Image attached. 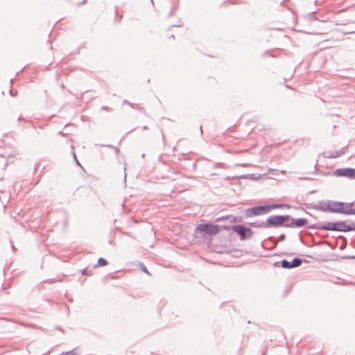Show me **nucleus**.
Wrapping results in <instances>:
<instances>
[{
	"mask_svg": "<svg viewBox=\"0 0 355 355\" xmlns=\"http://www.w3.org/2000/svg\"><path fill=\"white\" fill-rule=\"evenodd\" d=\"M338 202L334 200H320L318 204L305 203L306 209H315L322 212H330L338 214Z\"/></svg>",
	"mask_w": 355,
	"mask_h": 355,
	"instance_id": "obj_1",
	"label": "nucleus"
},
{
	"mask_svg": "<svg viewBox=\"0 0 355 355\" xmlns=\"http://www.w3.org/2000/svg\"><path fill=\"white\" fill-rule=\"evenodd\" d=\"M289 215H272L267 218L266 228L288 227Z\"/></svg>",
	"mask_w": 355,
	"mask_h": 355,
	"instance_id": "obj_2",
	"label": "nucleus"
},
{
	"mask_svg": "<svg viewBox=\"0 0 355 355\" xmlns=\"http://www.w3.org/2000/svg\"><path fill=\"white\" fill-rule=\"evenodd\" d=\"M322 230L347 232L355 230V223L346 225L345 221L327 222L322 225Z\"/></svg>",
	"mask_w": 355,
	"mask_h": 355,
	"instance_id": "obj_3",
	"label": "nucleus"
},
{
	"mask_svg": "<svg viewBox=\"0 0 355 355\" xmlns=\"http://www.w3.org/2000/svg\"><path fill=\"white\" fill-rule=\"evenodd\" d=\"M232 230L234 232L236 233L239 236L241 241L250 239L253 235L252 230L246 227L243 225H235L232 226Z\"/></svg>",
	"mask_w": 355,
	"mask_h": 355,
	"instance_id": "obj_4",
	"label": "nucleus"
},
{
	"mask_svg": "<svg viewBox=\"0 0 355 355\" xmlns=\"http://www.w3.org/2000/svg\"><path fill=\"white\" fill-rule=\"evenodd\" d=\"M220 228L218 225H214L211 223H202L199 224L196 227V231L199 232H205L208 235H215L217 234Z\"/></svg>",
	"mask_w": 355,
	"mask_h": 355,
	"instance_id": "obj_5",
	"label": "nucleus"
},
{
	"mask_svg": "<svg viewBox=\"0 0 355 355\" xmlns=\"http://www.w3.org/2000/svg\"><path fill=\"white\" fill-rule=\"evenodd\" d=\"M338 214L345 215H355V203L338 202Z\"/></svg>",
	"mask_w": 355,
	"mask_h": 355,
	"instance_id": "obj_6",
	"label": "nucleus"
},
{
	"mask_svg": "<svg viewBox=\"0 0 355 355\" xmlns=\"http://www.w3.org/2000/svg\"><path fill=\"white\" fill-rule=\"evenodd\" d=\"M266 214H268V211L266 205L254 206L245 210V216L247 218Z\"/></svg>",
	"mask_w": 355,
	"mask_h": 355,
	"instance_id": "obj_7",
	"label": "nucleus"
},
{
	"mask_svg": "<svg viewBox=\"0 0 355 355\" xmlns=\"http://www.w3.org/2000/svg\"><path fill=\"white\" fill-rule=\"evenodd\" d=\"M334 175L338 177H346L349 178H355V168H338L334 171Z\"/></svg>",
	"mask_w": 355,
	"mask_h": 355,
	"instance_id": "obj_8",
	"label": "nucleus"
},
{
	"mask_svg": "<svg viewBox=\"0 0 355 355\" xmlns=\"http://www.w3.org/2000/svg\"><path fill=\"white\" fill-rule=\"evenodd\" d=\"M302 260L300 258L295 257L291 261L286 259L281 261L280 264L283 268L291 269L301 266Z\"/></svg>",
	"mask_w": 355,
	"mask_h": 355,
	"instance_id": "obj_9",
	"label": "nucleus"
},
{
	"mask_svg": "<svg viewBox=\"0 0 355 355\" xmlns=\"http://www.w3.org/2000/svg\"><path fill=\"white\" fill-rule=\"evenodd\" d=\"M308 222V220L304 218H300L297 219H295L290 216L288 227L294 228V227H302L304 226Z\"/></svg>",
	"mask_w": 355,
	"mask_h": 355,
	"instance_id": "obj_10",
	"label": "nucleus"
},
{
	"mask_svg": "<svg viewBox=\"0 0 355 355\" xmlns=\"http://www.w3.org/2000/svg\"><path fill=\"white\" fill-rule=\"evenodd\" d=\"M228 220L230 223H236V222H241V217H236L233 215H227L225 216H221L216 219V221H220V220Z\"/></svg>",
	"mask_w": 355,
	"mask_h": 355,
	"instance_id": "obj_11",
	"label": "nucleus"
},
{
	"mask_svg": "<svg viewBox=\"0 0 355 355\" xmlns=\"http://www.w3.org/2000/svg\"><path fill=\"white\" fill-rule=\"evenodd\" d=\"M268 213L271 210L274 209H278V208H282V207H287L289 208L290 206L286 204H270V205H266Z\"/></svg>",
	"mask_w": 355,
	"mask_h": 355,
	"instance_id": "obj_12",
	"label": "nucleus"
},
{
	"mask_svg": "<svg viewBox=\"0 0 355 355\" xmlns=\"http://www.w3.org/2000/svg\"><path fill=\"white\" fill-rule=\"evenodd\" d=\"M345 153V148H340L338 151H335L334 154H331V155H325L326 158L328 159H332V158H336L342 155H344Z\"/></svg>",
	"mask_w": 355,
	"mask_h": 355,
	"instance_id": "obj_13",
	"label": "nucleus"
},
{
	"mask_svg": "<svg viewBox=\"0 0 355 355\" xmlns=\"http://www.w3.org/2000/svg\"><path fill=\"white\" fill-rule=\"evenodd\" d=\"M107 264H108L107 261L105 259L101 257L98 259L97 264L95 265L94 266L95 267H103V266H107Z\"/></svg>",
	"mask_w": 355,
	"mask_h": 355,
	"instance_id": "obj_14",
	"label": "nucleus"
},
{
	"mask_svg": "<svg viewBox=\"0 0 355 355\" xmlns=\"http://www.w3.org/2000/svg\"><path fill=\"white\" fill-rule=\"evenodd\" d=\"M264 224H266V221L263 222H254V223H250V225L252 227H263V228H266V226H264Z\"/></svg>",
	"mask_w": 355,
	"mask_h": 355,
	"instance_id": "obj_15",
	"label": "nucleus"
},
{
	"mask_svg": "<svg viewBox=\"0 0 355 355\" xmlns=\"http://www.w3.org/2000/svg\"><path fill=\"white\" fill-rule=\"evenodd\" d=\"M139 268L143 271L145 273H146L147 275L151 276V273L148 270L147 268L145 266V265L142 263V262H140L139 263Z\"/></svg>",
	"mask_w": 355,
	"mask_h": 355,
	"instance_id": "obj_16",
	"label": "nucleus"
},
{
	"mask_svg": "<svg viewBox=\"0 0 355 355\" xmlns=\"http://www.w3.org/2000/svg\"><path fill=\"white\" fill-rule=\"evenodd\" d=\"M307 228L311 230H322V225L319 224H312L307 227Z\"/></svg>",
	"mask_w": 355,
	"mask_h": 355,
	"instance_id": "obj_17",
	"label": "nucleus"
},
{
	"mask_svg": "<svg viewBox=\"0 0 355 355\" xmlns=\"http://www.w3.org/2000/svg\"><path fill=\"white\" fill-rule=\"evenodd\" d=\"M13 157L9 156L8 158L5 157L6 162H5V166L6 167L10 163L13 162Z\"/></svg>",
	"mask_w": 355,
	"mask_h": 355,
	"instance_id": "obj_18",
	"label": "nucleus"
},
{
	"mask_svg": "<svg viewBox=\"0 0 355 355\" xmlns=\"http://www.w3.org/2000/svg\"><path fill=\"white\" fill-rule=\"evenodd\" d=\"M60 355H78V354L74 350H71L66 352H62Z\"/></svg>",
	"mask_w": 355,
	"mask_h": 355,
	"instance_id": "obj_19",
	"label": "nucleus"
},
{
	"mask_svg": "<svg viewBox=\"0 0 355 355\" xmlns=\"http://www.w3.org/2000/svg\"><path fill=\"white\" fill-rule=\"evenodd\" d=\"M81 273L83 275H87V276H90L92 275V272H89L87 270V268H84L83 270H81Z\"/></svg>",
	"mask_w": 355,
	"mask_h": 355,
	"instance_id": "obj_20",
	"label": "nucleus"
},
{
	"mask_svg": "<svg viewBox=\"0 0 355 355\" xmlns=\"http://www.w3.org/2000/svg\"><path fill=\"white\" fill-rule=\"evenodd\" d=\"M106 146H107V147H108V148H114V150H115V153H116V154H118V153H119V148H115V147H114V146H112V145H110V144H109V145H107Z\"/></svg>",
	"mask_w": 355,
	"mask_h": 355,
	"instance_id": "obj_21",
	"label": "nucleus"
},
{
	"mask_svg": "<svg viewBox=\"0 0 355 355\" xmlns=\"http://www.w3.org/2000/svg\"><path fill=\"white\" fill-rule=\"evenodd\" d=\"M286 238V236L284 234H282L279 235V238H278V241H282L285 239Z\"/></svg>",
	"mask_w": 355,
	"mask_h": 355,
	"instance_id": "obj_22",
	"label": "nucleus"
},
{
	"mask_svg": "<svg viewBox=\"0 0 355 355\" xmlns=\"http://www.w3.org/2000/svg\"><path fill=\"white\" fill-rule=\"evenodd\" d=\"M268 239L269 241H272L275 245H277V241H276V239H275L273 236H269V237L268 238Z\"/></svg>",
	"mask_w": 355,
	"mask_h": 355,
	"instance_id": "obj_23",
	"label": "nucleus"
},
{
	"mask_svg": "<svg viewBox=\"0 0 355 355\" xmlns=\"http://www.w3.org/2000/svg\"><path fill=\"white\" fill-rule=\"evenodd\" d=\"M129 105H130L131 107L134 108V109L137 108V109H139V110H141V108H140V107H136V105H135V104H133V103H129Z\"/></svg>",
	"mask_w": 355,
	"mask_h": 355,
	"instance_id": "obj_24",
	"label": "nucleus"
},
{
	"mask_svg": "<svg viewBox=\"0 0 355 355\" xmlns=\"http://www.w3.org/2000/svg\"><path fill=\"white\" fill-rule=\"evenodd\" d=\"M10 94L12 96H15L17 95V92H14L12 89H10Z\"/></svg>",
	"mask_w": 355,
	"mask_h": 355,
	"instance_id": "obj_25",
	"label": "nucleus"
},
{
	"mask_svg": "<svg viewBox=\"0 0 355 355\" xmlns=\"http://www.w3.org/2000/svg\"><path fill=\"white\" fill-rule=\"evenodd\" d=\"M85 2H86V0H83L82 2L76 3V4L77 6H81V5L84 4V3H85Z\"/></svg>",
	"mask_w": 355,
	"mask_h": 355,
	"instance_id": "obj_26",
	"label": "nucleus"
},
{
	"mask_svg": "<svg viewBox=\"0 0 355 355\" xmlns=\"http://www.w3.org/2000/svg\"><path fill=\"white\" fill-rule=\"evenodd\" d=\"M10 244H11V248H12V251L15 252L17 250L16 248L15 247V245H13V243L12 242H10Z\"/></svg>",
	"mask_w": 355,
	"mask_h": 355,
	"instance_id": "obj_27",
	"label": "nucleus"
},
{
	"mask_svg": "<svg viewBox=\"0 0 355 355\" xmlns=\"http://www.w3.org/2000/svg\"><path fill=\"white\" fill-rule=\"evenodd\" d=\"M249 175H241L239 177V178H242V179H245V178H247L248 177Z\"/></svg>",
	"mask_w": 355,
	"mask_h": 355,
	"instance_id": "obj_28",
	"label": "nucleus"
},
{
	"mask_svg": "<svg viewBox=\"0 0 355 355\" xmlns=\"http://www.w3.org/2000/svg\"><path fill=\"white\" fill-rule=\"evenodd\" d=\"M331 154H334V153L326 152L324 153V156L325 157V155H331Z\"/></svg>",
	"mask_w": 355,
	"mask_h": 355,
	"instance_id": "obj_29",
	"label": "nucleus"
},
{
	"mask_svg": "<svg viewBox=\"0 0 355 355\" xmlns=\"http://www.w3.org/2000/svg\"><path fill=\"white\" fill-rule=\"evenodd\" d=\"M130 102H128L127 100H124L123 101V104H128L129 105Z\"/></svg>",
	"mask_w": 355,
	"mask_h": 355,
	"instance_id": "obj_30",
	"label": "nucleus"
},
{
	"mask_svg": "<svg viewBox=\"0 0 355 355\" xmlns=\"http://www.w3.org/2000/svg\"><path fill=\"white\" fill-rule=\"evenodd\" d=\"M148 129V127L146 125H144L142 127V130H147Z\"/></svg>",
	"mask_w": 355,
	"mask_h": 355,
	"instance_id": "obj_31",
	"label": "nucleus"
},
{
	"mask_svg": "<svg viewBox=\"0 0 355 355\" xmlns=\"http://www.w3.org/2000/svg\"><path fill=\"white\" fill-rule=\"evenodd\" d=\"M102 109H103V110H107V109H108V107H107V106H103V107H102Z\"/></svg>",
	"mask_w": 355,
	"mask_h": 355,
	"instance_id": "obj_32",
	"label": "nucleus"
},
{
	"mask_svg": "<svg viewBox=\"0 0 355 355\" xmlns=\"http://www.w3.org/2000/svg\"><path fill=\"white\" fill-rule=\"evenodd\" d=\"M173 15V10H171L168 14V17H171Z\"/></svg>",
	"mask_w": 355,
	"mask_h": 355,
	"instance_id": "obj_33",
	"label": "nucleus"
},
{
	"mask_svg": "<svg viewBox=\"0 0 355 355\" xmlns=\"http://www.w3.org/2000/svg\"><path fill=\"white\" fill-rule=\"evenodd\" d=\"M168 37L174 39L175 38V35L172 34Z\"/></svg>",
	"mask_w": 355,
	"mask_h": 355,
	"instance_id": "obj_34",
	"label": "nucleus"
},
{
	"mask_svg": "<svg viewBox=\"0 0 355 355\" xmlns=\"http://www.w3.org/2000/svg\"><path fill=\"white\" fill-rule=\"evenodd\" d=\"M162 139H163V141L164 142L165 141V136L163 133H162Z\"/></svg>",
	"mask_w": 355,
	"mask_h": 355,
	"instance_id": "obj_35",
	"label": "nucleus"
},
{
	"mask_svg": "<svg viewBox=\"0 0 355 355\" xmlns=\"http://www.w3.org/2000/svg\"><path fill=\"white\" fill-rule=\"evenodd\" d=\"M73 158H74V159H77V157H76V155L75 153H73Z\"/></svg>",
	"mask_w": 355,
	"mask_h": 355,
	"instance_id": "obj_36",
	"label": "nucleus"
},
{
	"mask_svg": "<svg viewBox=\"0 0 355 355\" xmlns=\"http://www.w3.org/2000/svg\"><path fill=\"white\" fill-rule=\"evenodd\" d=\"M75 161H76V164H77L78 165L80 166V163H79V162L78 161V159H75Z\"/></svg>",
	"mask_w": 355,
	"mask_h": 355,
	"instance_id": "obj_37",
	"label": "nucleus"
},
{
	"mask_svg": "<svg viewBox=\"0 0 355 355\" xmlns=\"http://www.w3.org/2000/svg\"><path fill=\"white\" fill-rule=\"evenodd\" d=\"M5 288H6V287L4 286V284H3L1 285V290L5 289Z\"/></svg>",
	"mask_w": 355,
	"mask_h": 355,
	"instance_id": "obj_38",
	"label": "nucleus"
},
{
	"mask_svg": "<svg viewBox=\"0 0 355 355\" xmlns=\"http://www.w3.org/2000/svg\"><path fill=\"white\" fill-rule=\"evenodd\" d=\"M300 180H307L308 178H300Z\"/></svg>",
	"mask_w": 355,
	"mask_h": 355,
	"instance_id": "obj_39",
	"label": "nucleus"
},
{
	"mask_svg": "<svg viewBox=\"0 0 355 355\" xmlns=\"http://www.w3.org/2000/svg\"><path fill=\"white\" fill-rule=\"evenodd\" d=\"M172 26L173 27H177V26H180V25H173Z\"/></svg>",
	"mask_w": 355,
	"mask_h": 355,
	"instance_id": "obj_40",
	"label": "nucleus"
},
{
	"mask_svg": "<svg viewBox=\"0 0 355 355\" xmlns=\"http://www.w3.org/2000/svg\"><path fill=\"white\" fill-rule=\"evenodd\" d=\"M349 258H350V259H355V256H352V257H349Z\"/></svg>",
	"mask_w": 355,
	"mask_h": 355,
	"instance_id": "obj_41",
	"label": "nucleus"
},
{
	"mask_svg": "<svg viewBox=\"0 0 355 355\" xmlns=\"http://www.w3.org/2000/svg\"><path fill=\"white\" fill-rule=\"evenodd\" d=\"M141 157H142V158H144V157H145V154H144V153L141 155Z\"/></svg>",
	"mask_w": 355,
	"mask_h": 355,
	"instance_id": "obj_42",
	"label": "nucleus"
},
{
	"mask_svg": "<svg viewBox=\"0 0 355 355\" xmlns=\"http://www.w3.org/2000/svg\"><path fill=\"white\" fill-rule=\"evenodd\" d=\"M200 132H201V133H202V126H200Z\"/></svg>",
	"mask_w": 355,
	"mask_h": 355,
	"instance_id": "obj_43",
	"label": "nucleus"
},
{
	"mask_svg": "<svg viewBox=\"0 0 355 355\" xmlns=\"http://www.w3.org/2000/svg\"><path fill=\"white\" fill-rule=\"evenodd\" d=\"M220 164H221L220 163H218V164H216V166H220Z\"/></svg>",
	"mask_w": 355,
	"mask_h": 355,
	"instance_id": "obj_44",
	"label": "nucleus"
},
{
	"mask_svg": "<svg viewBox=\"0 0 355 355\" xmlns=\"http://www.w3.org/2000/svg\"><path fill=\"white\" fill-rule=\"evenodd\" d=\"M23 119L21 117H19L18 120L20 121V120H22Z\"/></svg>",
	"mask_w": 355,
	"mask_h": 355,
	"instance_id": "obj_45",
	"label": "nucleus"
},
{
	"mask_svg": "<svg viewBox=\"0 0 355 355\" xmlns=\"http://www.w3.org/2000/svg\"><path fill=\"white\" fill-rule=\"evenodd\" d=\"M305 213H306V214H309V215H311V214H309L308 211H305Z\"/></svg>",
	"mask_w": 355,
	"mask_h": 355,
	"instance_id": "obj_46",
	"label": "nucleus"
},
{
	"mask_svg": "<svg viewBox=\"0 0 355 355\" xmlns=\"http://www.w3.org/2000/svg\"><path fill=\"white\" fill-rule=\"evenodd\" d=\"M300 241L302 242L303 241V239L302 237H300Z\"/></svg>",
	"mask_w": 355,
	"mask_h": 355,
	"instance_id": "obj_47",
	"label": "nucleus"
},
{
	"mask_svg": "<svg viewBox=\"0 0 355 355\" xmlns=\"http://www.w3.org/2000/svg\"><path fill=\"white\" fill-rule=\"evenodd\" d=\"M1 157L3 158L4 157L3 155L1 154Z\"/></svg>",
	"mask_w": 355,
	"mask_h": 355,
	"instance_id": "obj_48",
	"label": "nucleus"
},
{
	"mask_svg": "<svg viewBox=\"0 0 355 355\" xmlns=\"http://www.w3.org/2000/svg\"><path fill=\"white\" fill-rule=\"evenodd\" d=\"M151 3H153V0H150Z\"/></svg>",
	"mask_w": 355,
	"mask_h": 355,
	"instance_id": "obj_49",
	"label": "nucleus"
}]
</instances>
